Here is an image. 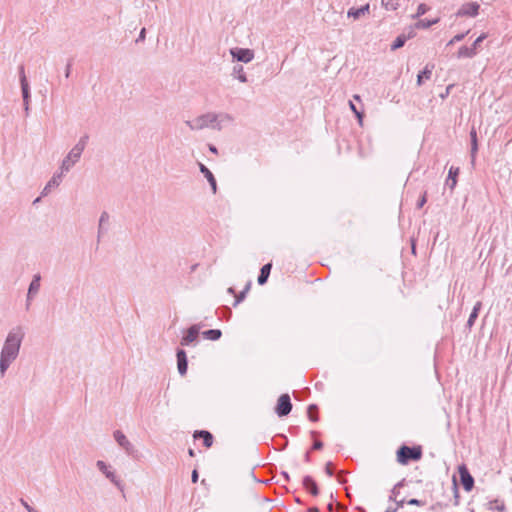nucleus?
Wrapping results in <instances>:
<instances>
[{
    "instance_id": "nucleus-54",
    "label": "nucleus",
    "mask_w": 512,
    "mask_h": 512,
    "mask_svg": "<svg viewBox=\"0 0 512 512\" xmlns=\"http://www.w3.org/2000/svg\"><path fill=\"white\" fill-rule=\"evenodd\" d=\"M308 512H319V509L317 507H310Z\"/></svg>"
},
{
    "instance_id": "nucleus-27",
    "label": "nucleus",
    "mask_w": 512,
    "mask_h": 512,
    "mask_svg": "<svg viewBox=\"0 0 512 512\" xmlns=\"http://www.w3.org/2000/svg\"><path fill=\"white\" fill-rule=\"evenodd\" d=\"M203 337L208 340L216 341L222 336V332L219 329H210L202 333Z\"/></svg>"
},
{
    "instance_id": "nucleus-10",
    "label": "nucleus",
    "mask_w": 512,
    "mask_h": 512,
    "mask_svg": "<svg viewBox=\"0 0 512 512\" xmlns=\"http://www.w3.org/2000/svg\"><path fill=\"white\" fill-rule=\"evenodd\" d=\"M200 328L201 326L199 324H194L190 326L187 329L186 334L181 338L180 344L182 346H188L191 343L195 342L198 338Z\"/></svg>"
},
{
    "instance_id": "nucleus-53",
    "label": "nucleus",
    "mask_w": 512,
    "mask_h": 512,
    "mask_svg": "<svg viewBox=\"0 0 512 512\" xmlns=\"http://www.w3.org/2000/svg\"><path fill=\"white\" fill-rule=\"evenodd\" d=\"M209 150H210L212 153H214V154H217V153H218L217 148H216L214 145H212V144H210V145H209Z\"/></svg>"
},
{
    "instance_id": "nucleus-33",
    "label": "nucleus",
    "mask_w": 512,
    "mask_h": 512,
    "mask_svg": "<svg viewBox=\"0 0 512 512\" xmlns=\"http://www.w3.org/2000/svg\"><path fill=\"white\" fill-rule=\"evenodd\" d=\"M407 37L405 35H399L391 45V50H397L405 45Z\"/></svg>"
},
{
    "instance_id": "nucleus-15",
    "label": "nucleus",
    "mask_w": 512,
    "mask_h": 512,
    "mask_svg": "<svg viewBox=\"0 0 512 512\" xmlns=\"http://www.w3.org/2000/svg\"><path fill=\"white\" fill-rule=\"evenodd\" d=\"M198 166H199L200 172L204 175V177L209 182L213 194H216L217 182H216V179H215L213 173L203 163H198Z\"/></svg>"
},
{
    "instance_id": "nucleus-57",
    "label": "nucleus",
    "mask_w": 512,
    "mask_h": 512,
    "mask_svg": "<svg viewBox=\"0 0 512 512\" xmlns=\"http://www.w3.org/2000/svg\"><path fill=\"white\" fill-rule=\"evenodd\" d=\"M188 454H189L191 457H194V456H195V452H194V450H193V449H191V448L188 450Z\"/></svg>"
},
{
    "instance_id": "nucleus-35",
    "label": "nucleus",
    "mask_w": 512,
    "mask_h": 512,
    "mask_svg": "<svg viewBox=\"0 0 512 512\" xmlns=\"http://www.w3.org/2000/svg\"><path fill=\"white\" fill-rule=\"evenodd\" d=\"M349 107L352 110V112L355 114V116L357 117L359 124H362L363 116H364L363 111L359 110L352 101H349Z\"/></svg>"
},
{
    "instance_id": "nucleus-40",
    "label": "nucleus",
    "mask_w": 512,
    "mask_h": 512,
    "mask_svg": "<svg viewBox=\"0 0 512 512\" xmlns=\"http://www.w3.org/2000/svg\"><path fill=\"white\" fill-rule=\"evenodd\" d=\"M487 35L485 33L481 34L472 44V48H474V51H477V48L479 45L483 42L484 39H486Z\"/></svg>"
},
{
    "instance_id": "nucleus-9",
    "label": "nucleus",
    "mask_w": 512,
    "mask_h": 512,
    "mask_svg": "<svg viewBox=\"0 0 512 512\" xmlns=\"http://www.w3.org/2000/svg\"><path fill=\"white\" fill-rule=\"evenodd\" d=\"M232 57L239 62L249 63L254 58V52L248 48H234L230 51Z\"/></svg>"
},
{
    "instance_id": "nucleus-13",
    "label": "nucleus",
    "mask_w": 512,
    "mask_h": 512,
    "mask_svg": "<svg viewBox=\"0 0 512 512\" xmlns=\"http://www.w3.org/2000/svg\"><path fill=\"white\" fill-rule=\"evenodd\" d=\"M177 357V368L178 372L181 376H184L187 373L188 369V360L186 352L183 349H178L176 353Z\"/></svg>"
},
{
    "instance_id": "nucleus-52",
    "label": "nucleus",
    "mask_w": 512,
    "mask_h": 512,
    "mask_svg": "<svg viewBox=\"0 0 512 512\" xmlns=\"http://www.w3.org/2000/svg\"><path fill=\"white\" fill-rule=\"evenodd\" d=\"M398 511V507L396 506H389L385 512H397Z\"/></svg>"
},
{
    "instance_id": "nucleus-60",
    "label": "nucleus",
    "mask_w": 512,
    "mask_h": 512,
    "mask_svg": "<svg viewBox=\"0 0 512 512\" xmlns=\"http://www.w3.org/2000/svg\"><path fill=\"white\" fill-rule=\"evenodd\" d=\"M39 201H40V197L36 198L33 203L36 204V203H39Z\"/></svg>"
},
{
    "instance_id": "nucleus-32",
    "label": "nucleus",
    "mask_w": 512,
    "mask_h": 512,
    "mask_svg": "<svg viewBox=\"0 0 512 512\" xmlns=\"http://www.w3.org/2000/svg\"><path fill=\"white\" fill-rule=\"evenodd\" d=\"M307 415L311 421H318V407L315 404H310L307 409Z\"/></svg>"
},
{
    "instance_id": "nucleus-1",
    "label": "nucleus",
    "mask_w": 512,
    "mask_h": 512,
    "mask_svg": "<svg viewBox=\"0 0 512 512\" xmlns=\"http://www.w3.org/2000/svg\"><path fill=\"white\" fill-rule=\"evenodd\" d=\"M24 336L25 333L21 326H16L8 332L0 352V374L2 377L17 359Z\"/></svg>"
},
{
    "instance_id": "nucleus-14",
    "label": "nucleus",
    "mask_w": 512,
    "mask_h": 512,
    "mask_svg": "<svg viewBox=\"0 0 512 512\" xmlns=\"http://www.w3.org/2000/svg\"><path fill=\"white\" fill-rule=\"evenodd\" d=\"M63 174L64 172H62L61 170L59 173H55L42 190L41 195L46 196L52 188L58 187L62 181Z\"/></svg>"
},
{
    "instance_id": "nucleus-16",
    "label": "nucleus",
    "mask_w": 512,
    "mask_h": 512,
    "mask_svg": "<svg viewBox=\"0 0 512 512\" xmlns=\"http://www.w3.org/2000/svg\"><path fill=\"white\" fill-rule=\"evenodd\" d=\"M470 140H471V150H470L471 164L474 165L475 161H476L477 152H478L477 132L474 127H472V129L470 131Z\"/></svg>"
},
{
    "instance_id": "nucleus-24",
    "label": "nucleus",
    "mask_w": 512,
    "mask_h": 512,
    "mask_svg": "<svg viewBox=\"0 0 512 512\" xmlns=\"http://www.w3.org/2000/svg\"><path fill=\"white\" fill-rule=\"evenodd\" d=\"M477 54L474 48L461 46L457 52V58H473Z\"/></svg>"
},
{
    "instance_id": "nucleus-44",
    "label": "nucleus",
    "mask_w": 512,
    "mask_h": 512,
    "mask_svg": "<svg viewBox=\"0 0 512 512\" xmlns=\"http://www.w3.org/2000/svg\"><path fill=\"white\" fill-rule=\"evenodd\" d=\"M407 503L409 505H416V506H423L425 504V502L421 501V500H418L416 498H412L410 499L409 501H407Z\"/></svg>"
},
{
    "instance_id": "nucleus-42",
    "label": "nucleus",
    "mask_w": 512,
    "mask_h": 512,
    "mask_svg": "<svg viewBox=\"0 0 512 512\" xmlns=\"http://www.w3.org/2000/svg\"><path fill=\"white\" fill-rule=\"evenodd\" d=\"M21 505L27 510V512H39L28 504L23 498L20 499Z\"/></svg>"
},
{
    "instance_id": "nucleus-48",
    "label": "nucleus",
    "mask_w": 512,
    "mask_h": 512,
    "mask_svg": "<svg viewBox=\"0 0 512 512\" xmlns=\"http://www.w3.org/2000/svg\"><path fill=\"white\" fill-rule=\"evenodd\" d=\"M71 67H72V63L71 61H69L66 65V69H65V77L66 78H69L70 76V73H71Z\"/></svg>"
},
{
    "instance_id": "nucleus-31",
    "label": "nucleus",
    "mask_w": 512,
    "mask_h": 512,
    "mask_svg": "<svg viewBox=\"0 0 512 512\" xmlns=\"http://www.w3.org/2000/svg\"><path fill=\"white\" fill-rule=\"evenodd\" d=\"M18 74H19L20 86L21 87L30 86L29 82L27 80L26 74H25V66L23 64L18 66Z\"/></svg>"
},
{
    "instance_id": "nucleus-26",
    "label": "nucleus",
    "mask_w": 512,
    "mask_h": 512,
    "mask_svg": "<svg viewBox=\"0 0 512 512\" xmlns=\"http://www.w3.org/2000/svg\"><path fill=\"white\" fill-rule=\"evenodd\" d=\"M481 307H482V303L480 301L476 302V304L474 305L473 310L468 318V321H467V326L469 328H471L474 325Z\"/></svg>"
},
{
    "instance_id": "nucleus-41",
    "label": "nucleus",
    "mask_w": 512,
    "mask_h": 512,
    "mask_svg": "<svg viewBox=\"0 0 512 512\" xmlns=\"http://www.w3.org/2000/svg\"><path fill=\"white\" fill-rule=\"evenodd\" d=\"M399 495H400V489L396 488V486H394L392 488V490L390 491L389 500H397V498H399Z\"/></svg>"
},
{
    "instance_id": "nucleus-8",
    "label": "nucleus",
    "mask_w": 512,
    "mask_h": 512,
    "mask_svg": "<svg viewBox=\"0 0 512 512\" xmlns=\"http://www.w3.org/2000/svg\"><path fill=\"white\" fill-rule=\"evenodd\" d=\"M480 5L477 2L463 4L456 13L457 17H476L479 14Z\"/></svg>"
},
{
    "instance_id": "nucleus-39",
    "label": "nucleus",
    "mask_w": 512,
    "mask_h": 512,
    "mask_svg": "<svg viewBox=\"0 0 512 512\" xmlns=\"http://www.w3.org/2000/svg\"><path fill=\"white\" fill-rule=\"evenodd\" d=\"M427 202V191H424L422 196L418 199L416 207L421 209Z\"/></svg>"
},
{
    "instance_id": "nucleus-49",
    "label": "nucleus",
    "mask_w": 512,
    "mask_h": 512,
    "mask_svg": "<svg viewBox=\"0 0 512 512\" xmlns=\"http://www.w3.org/2000/svg\"><path fill=\"white\" fill-rule=\"evenodd\" d=\"M393 502H395V506L398 507V509L402 508L404 506V503H405V500L404 499H399L397 498V500H392Z\"/></svg>"
},
{
    "instance_id": "nucleus-25",
    "label": "nucleus",
    "mask_w": 512,
    "mask_h": 512,
    "mask_svg": "<svg viewBox=\"0 0 512 512\" xmlns=\"http://www.w3.org/2000/svg\"><path fill=\"white\" fill-rule=\"evenodd\" d=\"M109 221V214L106 211H103L99 218V226H98V241L100 240L101 236L104 234L105 229L104 226Z\"/></svg>"
},
{
    "instance_id": "nucleus-47",
    "label": "nucleus",
    "mask_w": 512,
    "mask_h": 512,
    "mask_svg": "<svg viewBox=\"0 0 512 512\" xmlns=\"http://www.w3.org/2000/svg\"><path fill=\"white\" fill-rule=\"evenodd\" d=\"M198 478H199V474H198V471L196 469H194L192 471V474H191V480L193 483H196L198 481Z\"/></svg>"
},
{
    "instance_id": "nucleus-29",
    "label": "nucleus",
    "mask_w": 512,
    "mask_h": 512,
    "mask_svg": "<svg viewBox=\"0 0 512 512\" xmlns=\"http://www.w3.org/2000/svg\"><path fill=\"white\" fill-rule=\"evenodd\" d=\"M381 6L386 11H396L400 7L399 0H381Z\"/></svg>"
},
{
    "instance_id": "nucleus-12",
    "label": "nucleus",
    "mask_w": 512,
    "mask_h": 512,
    "mask_svg": "<svg viewBox=\"0 0 512 512\" xmlns=\"http://www.w3.org/2000/svg\"><path fill=\"white\" fill-rule=\"evenodd\" d=\"M461 484L466 491H471L474 486V479L465 465L459 467Z\"/></svg>"
},
{
    "instance_id": "nucleus-50",
    "label": "nucleus",
    "mask_w": 512,
    "mask_h": 512,
    "mask_svg": "<svg viewBox=\"0 0 512 512\" xmlns=\"http://www.w3.org/2000/svg\"><path fill=\"white\" fill-rule=\"evenodd\" d=\"M394 486H396V488H399V489L404 487L405 486V479L400 480Z\"/></svg>"
},
{
    "instance_id": "nucleus-63",
    "label": "nucleus",
    "mask_w": 512,
    "mask_h": 512,
    "mask_svg": "<svg viewBox=\"0 0 512 512\" xmlns=\"http://www.w3.org/2000/svg\"><path fill=\"white\" fill-rule=\"evenodd\" d=\"M362 512H365L364 510Z\"/></svg>"
},
{
    "instance_id": "nucleus-17",
    "label": "nucleus",
    "mask_w": 512,
    "mask_h": 512,
    "mask_svg": "<svg viewBox=\"0 0 512 512\" xmlns=\"http://www.w3.org/2000/svg\"><path fill=\"white\" fill-rule=\"evenodd\" d=\"M303 487L312 495V496H318L319 495V488L315 480L307 475L303 478Z\"/></svg>"
},
{
    "instance_id": "nucleus-7",
    "label": "nucleus",
    "mask_w": 512,
    "mask_h": 512,
    "mask_svg": "<svg viewBox=\"0 0 512 512\" xmlns=\"http://www.w3.org/2000/svg\"><path fill=\"white\" fill-rule=\"evenodd\" d=\"M292 410V403L288 394H282L277 401L275 412L279 417L287 416Z\"/></svg>"
},
{
    "instance_id": "nucleus-58",
    "label": "nucleus",
    "mask_w": 512,
    "mask_h": 512,
    "mask_svg": "<svg viewBox=\"0 0 512 512\" xmlns=\"http://www.w3.org/2000/svg\"><path fill=\"white\" fill-rule=\"evenodd\" d=\"M353 98L359 102H361V98L359 95H354Z\"/></svg>"
},
{
    "instance_id": "nucleus-18",
    "label": "nucleus",
    "mask_w": 512,
    "mask_h": 512,
    "mask_svg": "<svg viewBox=\"0 0 512 512\" xmlns=\"http://www.w3.org/2000/svg\"><path fill=\"white\" fill-rule=\"evenodd\" d=\"M369 13H370V5L365 4L364 6H362L360 8H354V7L350 8L347 12V16L357 20L360 17H362L366 14H369Z\"/></svg>"
},
{
    "instance_id": "nucleus-5",
    "label": "nucleus",
    "mask_w": 512,
    "mask_h": 512,
    "mask_svg": "<svg viewBox=\"0 0 512 512\" xmlns=\"http://www.w3.org/2000/svg\"><path fill=\"white\" fill-rule=\"evenodd\" d=\"M96 466L121 492L124 491V484L110 466L102 460H98Z\"/></svg>"
},
{
    "instance_id": "nucleus-28",
    "label": "nucleus",
    "mask_w": 512,
    "mask_h": 512,
    "mask_svg": "<svg viewBox=\"0 0 512 512\" xmlns=\"http://www.w3.org/2000/svg\"><path fill=\"white\" fill-rule=\"evenodd\" d=\"M233 75L242 83H246L248 81L246 73H245L242 65L234 66Z\"/></svg>"
},
{
    "instance_id": "nucleus-46",
    "label": "nucleus",
    "mask_w": 512,
    "mask_h": 512,
    "mask_svg": "<svg viewBox=\"0 0 512 512\" xmlns=\"http://www.w3.org/2000/svg\"><path fill=\"white\" fill-rule=\"evenodd\" d=\"M322 447H323V443L320 440H315L312 445L313 450H320V449H322Z\"/></svg>"
},
{
    "instance_id": "nucleus-3",
    "label": "nucleus",
    "mask_w": 512,
    "mask_h": 512,
    "mask_svg": "<svg viewBox=\"0 0 512 512\" xmlns=\"http://www.w3.org/2000/svg\"><path fill=\"white\" fill-rule=\"evenodd\" d=\"M185 123L191 130H201L207 127L221 129L217 123V115L215 113H206L193 120H187Z\"/></svg>"
},
{
    "instance_id": "nucleus-45",
    "label": "nucleus",
    "mask_w": 512,
    "mask_h": 512,
    "mask_svg": "<svg viewBox=\"0 0 512 512\" xmlns=\"http://www.w3.org/2000/svg\"><path fill=\"white\" fill-rule=\"evenodd\" d=\"M146 38V29L145 28H142L140 33H139V36L138 38L136 39V42L139 43V42H143Z\"/></svg>"
},
{
    "instance_id": "nucleus-62",
    "label": "nucleus",
    "mask_w": 512,
    "mask_h": 512,
    "mask_svg": "<svg viewBox=\"0 0 512 512\" xmlns=\"http://www.w3.org/2000/svg\"><path fill=\"white\" fill-rule=\"evenodd\" d=\"M296 502L297 503H302L301 500L299 498H296Z\"/></svg>"
},
{
    "instance_id": "nucleus-20",
    "label": "nucleus",
    "mask_w": 512,
    "mask_h": 512,
    "mask_svg": "<svg viewBox=\"0 0 512 512\" xmlns=\"http://www.w3.org/2000/svg\"><path fill=\"white\" fill-rule=\"evenodd\" d=\"M21 92H22L25 116L28 117L29 112H30V102H31L30 86L21 87Z\"/></svg>"
},
{
    "instance_id": "nucleus-6",
    "label": "nucleus",
    "mask_w": 512,
    "mask_h": 512,
    "mask_svg": "<svg viewBox=\"0 0 512 512\" xmlns=\"http://www.w3.org/2000/svg\"><path fill=\"white\" fill-rule=\"evenodd\" d=\"M114 439L117 442V444L124 449L127 455L129 456H136L137 450L135 446L128 440V438L125 436V434L120 431L116 430L113 433Z\"/></svg>"
},
{
    "instance_id": "nucleus-2",
    "label": "nucleus",
    "mask_w": 512,
    "mask_h": 512,
    "mask_svg": "<svg viewBox=\"0 0 512 512\" xmlns=\"http://www.w3.org/2000/svg\"><path fill=\"white\" fill-rule=\"evenodd\" d=\"M89 136L83 135L80 137L78 142L74 145V147L69 151L67 156L63 159L60 170L62 172H68L81 158V155L86 148L88 143Z\"/></svg>"
},
{
    "instance_id": "nucleus-22",
    "label": "nucleus",
    "mask_w": 512,
    "mask_h": 512,
    "mask_svg": "<svg viewBox=\"0 0 512 512\" xmlns=\"http://www.w3.org/2000/svg\"><path fill=\"white\" fill-rule=\"evenodd\" d=\"M433 69H434L433 64H427L424 67L423 71H421L417 75V85L418 86H421L423 84L424 79L429 80L431 78Z\"/></svg>"
},
{
    "instance_id": "nucleus-36",
    "label": "nucleus",
    "mask_w": 512,
    "mask_h": 512,
    "mask_svg": "<svg viewBox=\"0 0 512 512\" xmlns=\"http://www.w3.org/2000/svg\"><path fill=\"white\" fill-rule=\"evenodd\" d=\"M489 509L502 512L505 510V504L502 501L494 500V501L489 502Z\"/></svg>"
},
{
    "instance_id": "nucleus-34",
    "label": "nucleus",
    "mask_w": 512,
    "mask_h": 512,
    "mask_svg": "<svg viewBox=\"0 0 512 512\" xmlns=\"http://www.w3.org/2000/svg\"><path fill=\"white\" fill-rule=\"evenodd\" d=\"M250 289V283H248L246 285V287L244 288L243 291H241L239 294H235V301L233 303V306L236 307L240 302H242L245 297H246V293L249 291Z\"/></svg>"
},
{
    "instance_id": "nucleus-51",
    "label": "nucleus",
    "mask_w": 512,
    "mask_h": 512,
    "mask_svg": "<svg viewBox=\"0 0 512 512\" xmlns=\"http://www.w3.org/2000/svg\"><path fill=\"white\" fill-rule=\"evenodd\" d=\"M304 461H305L306 463H309V462L311 461V457H310V452H309V451H307V452L305 453V455H304Z\"/></svg>"
},
{
    "instance_id": "nucleus-56",
    "label": "nucleus",
    "mask_w": 512,
    "mask_h": 512,
    "mask_svg": "<svg viewBox=\"0 0 512 512\" xmlns=\"http://www.w3.org/2000/svg\"><path fill=\"white\" fill-rule=\"evenodd\" d=\"M227 291H228V293H230V294H234V295L236 294V293H235V289H234L233 287L228 288V290H227Z\"/></svg>"
},
{
    "instance_id": "nucleus-23",
    "label": "nucleus",
    "mask_w": 512,
    "mask_h": 512,
    "mask_svg": "<svg viewBox=\"0 0 512 512\" xmlns=\"http://www.w3.org/2000/svg\"><path fill=\"white\" fill-rule=\"evenodd\" d=\"M271 268H272L271 263H267L262 266V268L260 269V274L257 279L259 285H264L267 282L268 277L271 272Z\"/></svg>"
},
{
    "instance_id": "nucleus-19",
    "label": "nucleus",
    "mask_w": 512,
    "mask_h": 512,
    "mask_svg": "<svg viewBox=\"0 0 512 512\" xmlns=\"http://www.w3.org/2000/svg\"><path fill=\"white\" fill-rule=\"evenodd\" d=\"M459 168L451 166L446 179V185L453 190L457 184V176L459 175Z\"/></svg>"
},
{
    "instance_id": "nucleus-30",
    "label": "nucleus",
    "mask_w": 512,
    "mask_h": 512,
    "mask_svg": "<svg viewBox=\"0 0 512 512\" xmlns=\"http://www.w3.org/2000/svg\"><path fill=\"white\" fill-rule=\"evenodd\" d=\"M438 22H439V18H436L433 20L421 19L415 24V26L418 29H428L431 26L437 24Z\"/></svg>"
},
{
    "instance_id": "nucleus-38",
    "label": "nucleus",
    "mask_w": 512,
    "mask_h": 512,
    "mask_svg": "<svg viewBox=\"0 0 512 512\" xmlns=\"http://www.w3.org/2000/svg\"><path fill=\"white\" fill-rule=\"evenodd\" d=\"M469 33V31L465 32V33H459V34H456L449 42H448V46L450 45H453L454 43L456 42H460L462 41L465 36Z\"/></svg>"
},
{
    "instance_id": "nucleus-21",
    "label": "nucleus",
    "mask_w": 512,
    "mask_h": 512,
    "mask_svg": "<svg viewBox=\"0 0 512 512\" xmlns=\"http://www.w3.org/2000/svg\"><path fill=\"white\" fill-rule=\"evenodd\" d=\"M193 436L195 439L202 438L203 444L207 448L211 447L213 444V436L209 431H205V430L195 431Z\"/></svg>"
},
{
    "instance_id": "nucleus-59",
    "label": "nucleus",
    "mask_w": 512,
    "mask_h": 512,
    "mask_svg": "<svg viewBox=\"0 0 512 512\" xmlns=\"http://www.w3.org/2000/svg\"><path fill=\"white\" fill-rule=\"evenodd\" d=\"M327 509L329 511H332L333 510V504L332 503L328 504Z\"/></svg>"
},
{
    "instance_id": "nucleus-55",
    "label": "nucleus",
    "mask_w": 512,
    "mask_h": 512,
    "mask_svg": "<svg viewBox=\"0 0 512 512\" xmlns=\"http://www.w3.org/2000/svg\"><path fill=\"white\" fill-rule=\"evenodd\" d=\"M282 475L285 478V480L289 481L290 477H289V474L287 472H282Z\"/></svg>"
},
{
    "instance_id": "nucleus-37",
    "label": "nucleus",
    "mask_w": 512,
    "mask_h": 512,
    "mask_svg": "<svg viewBox=\"0 0 512 512\" xmlns=\"http://www.w3.org/2000/svg\"><path fill=\"white\" fill-rule=\"evenodd\" d=\"M430 7L427 6L426 4L424 3H421L418 8H417V12L412 15V18L413 19H417L419 17H421L422 15H424L427 11H429Z\"/></svg>"
},
{
    "instance_id": "nucleus-4",
    "label": "nucleus",
    "mask_w": 512,
    "mask_h": 512,
    "mask_svg": "<svg viewBox=\"0 0 512 512\" xmlns=\"http://www.w3.org/2000/svg\"><path fill=\"white\" fill-rule=\"evenodd\" d=\"M421 457L422 449L420 446L409 447L403 445L397 450V461L402 465H406L410 461H418L421 459Z\"/></svg>"
},
{
    "instance_id": "nucleus-11",
    "label": "nucleus",
    "mask_w": 512,
    "mask_h": 512,
    "mask_svg": "<svg viewBox=\"0 0 512 512\" xmlns=\"http://www.w3.org/2000/svg\"><path fill=\"white\" fill-rule=\"evenodd\" d=\"M40 281L41 276L40 274H35L33 276V279L29 285L28 293H27V301H26V308L29 309L31 301L33 297L39 292L40 290Z\"/></svg>"
},
{
    "instance_id": "nucleus-43",
    "label": "nucleus",
    "mask_w": 512,
    "mask_h": 512,
    "mask_svg": "<svg viewBox=\"0 0 512 512\" xmlns=\"http://www.w3.org/2000/svg\"><path fill=\"white\" fill-rule=\"evenodd\" d=\"M325 473H326L329 477H332V476L334 475V472H333V469H332V463H331V462L326 463V465H325Z\"/></svg>"
},
{
    "instance_id": "nucleus-61",
    "label": "nucleus",
    "mask_w": 512,
    "mask_h": 512,
    "mask_svg": "<svg viewBox=\"0 0 512 512\" xmlns=\"http://www.w3.org/2000/svg\"><path fill=\"white\" fill-rule=\"evenodd\" d=\"M311 434H312L313 436H315V435H317V432L312 431V432H311Z\"/></svg>"
}]
</instances>
